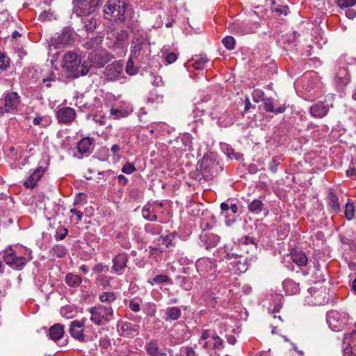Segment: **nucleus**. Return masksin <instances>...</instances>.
<instances>
[{"label": "nucleus", "instance_id": "obj_43", "mask_svg": "<svg viewBox=\"0 0 356 356\" xmlns=\"http://www.w3.org/2000/svg\"><path fill=\"white\" fill-rule=\"evenodd\" d=\"M354 212H355L354 206L352 204H346L344 213H345L346 218L348 220H351L353 218Z\"/></svg>", "mask_w": 356, "mask_h": 356}, {"label": "nucleus", "instance_id": "obj_47", "mask_svg": "<svg viewBox=\"0 0 356 356\" xmlns=\"http://www.w3.org/2000/svg\"><path fill=\"white\" fill-rule=\"evenodd\" d=\"M93 271L95 273H100L102 272H107L108 270V266L104 265L102 263L97 264L93 267Z\"/></svg>", "mask_w": 356, "mask_h": 356}, {"label": "nucleus", "instance_id": "obj_53", "mask_svg": "<svg viewBox=\"0 0 356 356\" xmlns=\"http://www.w3.org/2000/svg\"><path fill=\"white\" fill-rule=\"evenodd\" d=\"M276 1L275 0H266V6L268 7L272 12H275Z\"/></svg>", "mask_w": 356, "mask_h": 356}, {"label": "nucleus", "instance_id": "obj_11", "mask_svg": "<svg viewBox=\"0 0 356 356\" xmlns=\"http://www.w3.org/2000/svg\"><path fill=\"white\" fill-rule=\"evenodd\" d=\"M123 70V64L118 60L108 64L104 70V75L107 81H115L119 79Z\"/></svg>", "mask_w": 356, "mask_h": 356}, {"label": "nucleus", "instance_id": "obj_64", "mask_svg": "<svg viewBox=\"0 0 356 356\" xmlns=\"http://www.w3.org/2000/svg\"><path fill=\"white\" fill-rule=\"evenodd\" d=\"M56 81V76L55 75L51 73L49 77L47 78H44L42 81L44 83H47V82H50V81Z\"/></svg>", "mask_w": 356, "mask_h": 356}, {"label": "nucleus", "instance_id": "obj_42", "mask_svg": "<svg viewBox=\"0 0 356 356\" xmlns=\"http://www.w3.org/2000/svg\"><path fill=\"white\" fill-rule=\"evenodd\" d=\"M162 227L160 225H145V230L147 232L150 233L153 235L159 234L161 231Z\"/></svg>", "mask_w": 356, "mask_h": 356}, {"label": "nucleus", "instance_id": "obj_32", "mask_svg": "<svg viewBox=\"0 0 356 356\" xmlns=\"http://www.w3.org/2000/svg\"><path fill=\"white\" fill-rule=\"evenodd\" d=\"M315 300H316V304L318 305H325L328 302V298L326 297V292L325 289L323 291H316L314 292V295Z\"/></svg>", "mask_w": 356, "mask_h": 356}, {"label": "nucleus", "instance_id": "obj_26", "mask_svg": "<svg viewBox=\"0 0 356 356\" xmlns=\"http://www.w3.org/2000/svg\"><path fill=\"white\" fill-rule=\"evenodd\" d=\"M283 287L286 293L289 294H296L299 292V285L292 280H285L283 282Z\"/></svg>", "mask_w": 356, "mask_h": 356}, {"label": "nucleus", "instance_id": "obj_3", "mask_svg": "<svg viewBox=\"0 0 356 356\" xmlns=\"http://www.w3.org/2000/svg\"><path fill=\"white\" fill-rule=\"evenodd\" d=\"M89 312L90 314V321L97 325L104 324V322L111 321L113 316L112 307L102 305L90 307Z\"/></svg>", "mask_w": 356, "mask_h": 356}, {"label": "nucleus", "instance_id": "obj_34", "mask_svg": "<svg viewBox=\"0 0 356 356\" xmlns=\"http://www.w3.org/2000/svg\"><path fill=\"white\" fill-rule=\"evenodd\" d=\"M170 278L165 275H159L154 277L152 280H149L148 282L154 285V284H160L163 283L170 282Z\"/></svg>", "mask_w": 356, "mask_h": 356}, {"label": "nucleus", "instance_id": "obj_56", "mask_svg": "<svg viewBox=\"0 0 356 356\" xmlns=\"http://www.w3.org/2000/svg\"><path fill=\"white\" fill-rule=\"evenodd\" d=\"M111 150L114 154V156H115V154H117L118 152H119L121 150V147L119 145L115 144L111 147ZM116 157L118 159H120V156L116 155Z\"/></svg>", "mask_w": 356, "mask_h": 356}, {"label": "nucleus", "instance_id": "obj_5", "mask_svg": "<svg viewBox=\"0 0 356 356\" xmlns=\"http://www.w3.org/2000/svg\"><path fill=\"white\" fill-rule=\"evenodd\" d=\"M20 97L15 92H8L4 94L0 99V115L5 113H13L19 104Z\"/></svg>", "mask_w": 356, "mask_h": 356}, {"label": "nucleus", "instance_id": "obj_36", "mask_svg": "<svg viewBox=\"0 0 356 356\" xmlns=\"http://www.w3.org/2000/svg\"><path fill=\"white\" fill-rule=\"evenodd\" d=\"M99 299L102 302H111L116 299V295L113 292H104L99 295Z\"/></svg>", "mask_w": 356, "mask_h": 356}, {"label": "nucleus", "instance_id": "obj_13", "mask_svg": "<svg viewBox=\"0 0 356 356\" xmlns=\"http://www.w3.org/2000/svg\"><path fill=\"white\" fill-rule=\"evenodd\" d=\"M76 116L75 111L70 107H63L56 112V117L59 122L68 124L72 122Z\"/></svg>", "mask_w": 356, "mask_h": 356}, {"label": "nucleus", "instance_id": "obj_63", "mask_svg": "<svg viewBox=\"0 0 356 356\" xmlns=\"http://www.w3.org/2000/svg\"><path fill=\"white\" fill-rule=\"evenodd\" d=\"M211 337V332L209 330H204V332L202 333L201 335V339L202 340H207V339L210 338Z\"/></svg>", "mask_w": 356, "mask_h": 356}, {"label": "nucleus", "instance_id": "obj_35", "mask_svg": "<svg viewBox=\"0 0 356 356\" xmlns=\"http://www.w3.org/2000/svg\"><path fill=\"white\" fill-rule=\"evenodd\" d=\"M50 252L58 258H63L66 254V249L63 245H57L51 248Z\"/></svg>", "mask_w": 356, "mask_h": 356}, {"label": "nucleus", "instance_id": "obj_17", "mask_svg": "<svg viewBox=\"0 0 356 356\" xmlns=\"http://www.w3.org/2000/svg\"><path fill=\"white\" fill-rule=\"evenodd\" d=\"M200 239L207 250L216 247L220 241V237L215 234H202Z\"/></svg>", "mask_w": 356, "mask_h": 356}, {"label": "nucleus", "instance_id": "obj_1", "mask_svg": "<svg viewBox=\"0 0 356 356\" xmlns=\"http://www.w3.org/2000/svg\"><path fill=\"white\" fill-rule=\"evenodd\" d=\"M63 70L69 77L76 79L87 75L90 71L88 62L81 64V59L74 52L67 51L63 56Z\"/></svg>", "mask_w": 356, "mask_h": 356}, {"label": "nucleus", "instance_id": "obj_44", "mask_svg": "<svg viewBox=\"0 0 356 356\" xmlns=\"http://www.w3.org/2000/svg\"><path fill=\"white\" fill-rule=\"evenodd\" d=\"M125 70L126 72L130 75L136 74L138 72V70L134 66L132 58L128 60Z\"/></svg>", "mask_w": 356, "mask_h": 356}, {"label": "nucleus", "instance_id": "obj_55", "mask_svg": "<svg viewBox=\"0 0 356 356\" xmlns=\"http://www.w3.org/2000/svg\"><path fill=\"white\" fill-rule=\"evenodd\" d=\"M70 212L76 216V222L81 220L83 213L82 212L76 210V209H71Z\"/></svg>", "mask_w": 356, "mask_h": 356}, {"label": "nucleus", "instance_id": "obj_22", "mask_svg": "<svg viewBox=\"0 0 356 356\" xmlns=\"http://www.w3.org/2000/svg\"><path fill=\"white\" fill-rule=\"evenodd\" d=\"M64 326L60 323L52 325L49 330V336L51 339L57 341L64 334Z\"/></svg>", "mask_w": 356, "mask_h": 356}, {"label": "nucleus", "instance_id": "obj_41", "mask_svg": "<svg viewBox=\"0 0 356 356\" xmlns=\"http://www.w3.org/2000/svg\"><path fill=\"white\" fill-rule=\"evenodd\" d=\"M97 284L106 289L110 286V279L105 275H99L97 277Z\"/></svg>", "mask_w": 356, "mask_h": 356}, {"label": "nucleus", "instance_id": "obj_40", "mask_svg": "<svg viewBox=\"0 0 356 356\" xmlns=\"http://www.w3.org/2000/svg\"><path fill=\"white\" fill-rule=\"evenodd\" d=\"M224 46L229 50L234 49L235 46V40L232 36H227L222 40Z\"/></svg>", "mask_w": 356, "mask_h": 356}, {"label": "nucleus", "instance_id": "obj_37", "mask_svg": "<svg viewBox=\"0 0 356 356\" xmlns=\"http://www.w3.org/2000/svg\"><path fill=\"white\" fill-rule=\"evenodd\" d=\"M10 67V58L0 53V72L6 71Z\"/></svg>", "mask_w": 356, "mask_h": 356}, {"label": "nucleus", "instance_id": "obj_52", "mask_svg": "<svg viewBox=\"0 0 356 356\" xmlns=\"http://www.w3.org/2000/svg\"><path fill=\"white\" fill-rule=\"evenodd\" d=\"M222 344H223L222 339L221 338L217 339V340H216L213 342V343L212 344V348L213 350H219L222 346Z\"/></svg>", "mask_w": 356, "mask_h": 356}, {"label": "nucleus", "instance_id": "obj_29", "mask_svg": "<svg viewBox=\"0 0 356 356\" xmlns=\"http://www.w3.org/2000/svg\"><path fill=\"white\" fill-rule=\"evenodd\" d=\"M264 209V204L259 199L254 200L248 204V210L250 212L259 214Z\"/></svg>", "mask_w": 356, "mask_h": 356}, {"label": "nucleus", "instance_id": "obj_39", "mask_svg": "<svg viewBox=\"0 0 356 356\" xmlns=\"http://www.w3.org/2000/svg\"><path fill=\"white\" fill-rule=\"evenodd\" d=\"M264 109L267 112L273 113L274 111V102L271 98L262 99Z\"/></svg>", "mask_w": 356, "mask_h": 356}, {"label": "nucleus", "instance_id": "obj_12", "mask_svg": "<svg viewBox=\"0 0 356 356\" xmlns=\"http://www.w3.org/2000/svg\"><path fill=\"white\" fill-rule=\"evenodd\" d=\"M84 326V321H74L70 323V334L79 342H85L86 341V335L83 334Z\"/></svg>", "mask_w": 356, "mask_h": 356}, {"label": "nucleus", "instance_id": "obj_21", "mask_svg": "<svg viewBox=\"0 0 356 356\" xmlns=\"http://www.w3.org/2000/svg\"><path fill=\"white\" fill-rule=\"evenodd\" d=\"M83 29L88 32H93L97 28V20L95 15L91 14L81 19Z\"/></svg>", "mask_w": 356, "mask_h": 356}, {"label": "nucleus", "instance_id": "obj_2", "mask_svg": "<svg viewBox=\"0 0 356 356\" xmlns=\"http://www.w3.org/2000/svg\"><path fill=\"white\" fill-rule=\"evenodd\" d=\"M127 6L126 0H107L104 6V17L108 20L124 22Z\"/></svg>", "mask_w": 356, "mask_h": 356}, {"label": "nucleus", "instance_id": "obj_51", "mask_svg": "<svg viewBox=\"0 0 356 356\" xmlns=\"http://www.w3.org/2000/svg\"><path fill=\"white\" fill-rule=\"evenodd\" d=\"M129 307L135 312H139L140 309V304L135 301L134 300H131L129 302Z\"/></svg>", "mask_w": 356, "mask_h": 356}, {"label": "nucleus", "instance_id": "obj_58", "mask_svg": "<svg viewBox=\"0 0 356 356\" xmlns=\"http://www.w3.org/2000/svg\"><path fill=\"white\" fill-rule=\"evenodd\" d=\"M346 16L348 19H353L356 16V12L353 9H348L346 11Z\"/></svg>", "mask_w": 356, "mask_h": 356}, {"label": "nucleus", "instance_id": "obj_57", "mask_svg": "<svg viewBox=\"0 0 356 356\" xmlns=\"http://www.w3.org/2000/svg\"><path fill=\"white\" fill-rule=\"evenodd\" d=\"M286 104L282 105V106H279L277 108H274V111H273L275 114H280L284 113L286 109Z\"/></svg>", "mask_w": 356, "mask_h": 356}, {"label": "nucleus", "instance_id": "obj_19", "mask_svg": "<svg viewBox=\"0 0 356 356\" xmlns=\"http://www.w3.org/2000/svg\"><path fill=\"white\" fill-rule=\"evenodd\" d=\"M329 108L323 102H318L310 107V113L315 118H323L328 112Z\"/></svg>", "mask_w": 356, "mask_h": 356}, {"label": "nucleus", "instance_id": "obj_23", "mask_svg": "<svg viewBox=\"0 0 356 356\" xmlns=\"http://www.w3.org/2000/svg\"><path fill=\"white\" fill-rule=\"evenodd\" d=\"M354 339H356L355 331H353L351 333L344 336L343 344H346V346L343 348V356H353V348L351 346L350 340Z\"/></svg>", "mask_w": 356, "mask_h": 356}, {"label": "nucleus", "instance_id": "obj_48", "mask_svg": "<svg viewBox=\"0 0 356 356\" xmlns=\"http://www.w3.org/2000/svg\"><path fill=\"white\" fill-rule=\"evenodd\" d=\"M264 95V92L260 90H255L252 92V99L254 102H259L260 100H262L263 97Z\"/></svg>", "mask_w": 356, "mask_h": 356}, {"label": "nucleus", "instance_id": "obj_16", "mask_svg": "<svg viewBox=\"0 0 356 356\" xmlns=\"http://www.w3.org/2000/svg\"><path fill=\"white\" fill-rule=\"evenodd\" d=\"M128 257L126 254H118L113 259V270L118 274L122 275L123 269L127 266Z\"/></svg>", "mask_w": 356, "mask_h": 356}, {"label": "nucleus", "instance_id": "obj_31", "mask_svg": "<svg viewBox=\"0 0 356 356\" xmlns=\"http://www.w3.org/2000/svg\"><path fill=\"white\" fill-rule=\"evenodd\" d=\"M328 205L332 212L337 213L340 210V205L336 194L331 192L328 196Z\"/></svg>", "mask_w": 356, "mask_h": 356}, {"label": "nucleus", "instance_id": "obj_15", "mask_svg": "<svg viewBox=\"0 0 356 356\" xmlns=\"http://www.w3.org/2000/svg\"><path fill=\"white\" fill-rule=\"evenodd\" d=\"M45 171V169L42 167H39L34 170V172L29 175L28 179L24 182V186L27 188H34L37 182L42 177Z\"/></svg>", "mask_w": 356, "mask_h": 356}, {"label": "nucleus", "instance_id": "obj_10", "mask_svg": "<svg viewBox=\"0 0 356 356\" xmlns=\"http://www.w3.org/2000/svg\"><path fill=\"white\" fill-rule=\"evenodd\" d=\"M218 163L211 155H204L198 162V170L203 174L208 173L213 176L216 172Z\"/></svg>", "mask_w": 356, "mask_h": 356}, {"label": "nucleus", "instance_id": "obj_62", "mask_svg": "<svg viewBox=\"0 0 356 356\" xmlns=\"http://www.w3.org/2000/svg\"><path fill=\"white\" fill-rule=\"evenodd\" d=\"M241 241L245 244H249V243L255 244L254 240L252 237H250V236H244L243 238H242Z\"/></svg>", "mask_w": 356, "mask_h": 356}, {"label": "nucleus", "instance_id": "obj_33", "mask_svg": "<svg viewBox=\"0 0 356 356\" xmlns=\"http://www.w3.org/2000/svg\"><path fill=\"white\" fill-rule=\"evenodd\" d=\"M177 234L175 232H172L170 234H168L165 236H161L160 238L162 240L163 244L165 245L167 248H170L171 246H175V243H174V239L176 238Z\"/></svg>", "mask_w": 356, "mask_h": 356}, {"label": "nucleus", "instance_id": "obj_8", "mask_svg": "<svg viewBox=\"0 0 356 356\" xmlns=\"http://www.w3.org/2000/svg\"><path fill=\"white\" fill-rule=\"evenodd\" d=\"M149 46L147 35L146 33H136L132 39L131 57L137 59L142 51Z\"/></svg>", "mask_w": 356, "mask_h": 356}, {"label": "nucleus", "instance_id": "obj_30", "mask_svg": "<svg viewBox=\"0 0 356 356\" xmlns=\"http://www.w3.org/2000/svg\"><path fill=\"white\" fill-rule=\"evenodd\" d=\"M193 65L196 70H203L205 67V64L208 62V59L205 55H198L193 58Z\"/></svg>", "mask_w": 356, "mask_h": 356}, {"label": "nucleus", "instance_id": "obj_9", "mask_svg": "<svg viewBox=\"0 0 356 356\" xmlns=\"http://www.w3.org/2000/svg\"><path fill=\"white\" fill-rule=\"evenodd\" d=\"M95 2L94 1L79 0L73 8V13L78 17H86L94 13Z\"/></svg>", "mask_w": 356, "mask_h": 356}, {"label": "nucleus", "instance_id": "obj_4", "mask_svg": "<svg viewBox=\"0 0 356 356\" xmlns=\"http://www.w3.org/2000/svg\"><path fill=\"white\" fill-rule=\"evenodd\" d=\"M348 317L345 313L331 310L327 313V323L331 330L339 332L348 324Z\"/></svg>", "mask_w": 356, "mask_h": 356}, {"label": "nucleus", "instance_id": "obj_25", "mask_svg": "<svg viewBox=\"0 0 356 356\" xmlns=\"http://www.w3.org/2000/svg\"><path fill=\"white\" fill-rule=\"evenodd\" d=\"M92 140L93 139L89 137L81 139L77 144L78 152L81 154L90 152Z\"/></svg>", "mask_w": 356, "mask_h": 356}, {"label": "nucleus", "instance_id": "obj_24", "mask_svg": "<svg viewBox=\"0 0 356 356\" xmlns=\"http://www.w3.org/2000/svg\"><path fill=\"white\" fill-rule=\"evenodd\" d=\"M291 260L299 266H304L307 263V257L302 251H294L291 253Z\"/></svg>", "mask_w": 356, "mask_h": 356}, {"label": "nucleus", "instance_id": "obj_49", "mask_svg": "<svg viewBox=\"0 0 356 356\" xmlns=\"http://www.w3.org/2000/svg\"><path fill=\"white\" fill-rule=\"evenodd\" d=\"M177 57H178V54H177L175 53H173V52L168 53L165 56V61L168 64H172L177 60Z\"/></svg>", "mask_w": 356, "mask_h": 356}, {"label": "nucleus", "instance_id": "obj_18", "mask_svg": "<svg viewBox=\"0 0 356 356\" xmlns=\"http://www.w3.org/2000/svg\"><path fill=\"white\" fill-rule=\"evenodd\" d=\"M145 349L149 356H167V354L161 351L159 343L156 340H151L146 343Z\"/></svg>", "mask_w": 356, "mask_h": 356}, {"label": "nucleus", "instance_id": "obj_27", "mask_svg": "<svg viewBox=\"0 0 356 356\" xmlns=\"http://www.w3.org/2000/svg\"><path fill=\"white\" fill-rule=\"evenodd\" d=\"M65 283L70 287H78L82 282V278L77 275L67 273L65 278Z\"/></svg>", "mask_w": 356, "mask_h": 356}, {"label": "nucleus", "instance_id": "obj_6", "mask_svg": "<svg viewBox=\"0 0 356 356\" xmlns=\"http://www.w3.org/2000/svg\"><path fill=\"white\" fill-rule=\"evenodd\" d=\"M3 261L13 269L20 270L27 263V259L24 257H18L15 252L10 248L4 250L3 256Z\"/></svg>", "mask_w": 356, "mask_h": 356}, {"label": "nucleus", "instance_id": "obj_20", "mask_svg": "<svg viewBox=\"0 0 356 356\" xmlns=\"http://www.w3.org/2000/svg\"><path fill=\"white\" fill-rule=\"evenodd\" d=\"M71 40V33L70 30H63L62 33L54 40V45L55 48L59 49L67 45Z\"/></svg>", "mask_w": 356, "mask_h": 356}, {"label": "nucleus", "instance_id": "obj_28", "mask_svg": "<svg viewBox=\"0 0 356 356\" xmlns=\"http://www.w3.org/2000/svg\"><path fill=\"white\" fill-rule=\"evenodd\" d=\"M181 312L177 307H169L165 312V320L168 321H176L181 316Z\"/></svg>", "mask_w": 356, "mask_h": 356}, {"label": "nucleus", "instance_id": "obj_38", "mask_svg": "<svg viewBox=\"0 0 356 356\" xmlns=\"http://www.w3.org/2000/svg\"><path fill=\"white\" fill-rule=\"evenodd\" d=\"M142 215L144 218L150 221H156L157 216L156 214L151 215L149 207H145L142 210Z\"/></svg>", "mask_w": 356, "mask_h": 356}, {"label": "nucleus", "instance_id": "obj_61", "mask_svg": "<svg viewBox=\"0 0 356 356\" xmlns=\"http://www.w3.org/2000/svg\"><path fill=\"white\" fill-rule=\"evenodd\" d=\"M278 163H277V161L275 160V159H273L272 161L270 162V170L273 172H275L277 171V166L278 165Z\"/></svg>", "mask_w": 356, "mask_h": 356}, {"label": "nucleus", "instance_id": "obj_46", "mask_svg": "<svg viewBox=\"0 0 356 356\" xmlns=\"http://www.w3.org/2000/svg\"><path fill=\"white\" fill-rule=\"evenodd\" d=\"M356 0H337V4L340 8H348L354 6Z\"/></svg>", "mask_w": 356, "mask_h": 356}, {"label": "nucleus", "instance_id": "obj_54", "mask_svg": "<svg viewBox=\"0 0 356 356\" xmlns=\"http://www.w3.org/2000/svg\"><path fill=\"white\" fill-rule=\"evenodd\" d=\"M120 324V330H119V331H122V332L128 331L131 326V323L129 322H121Z\"/></svg>", "mask_w": 356, "mask_h": 356}, {"label": "nucleus", "instance_id": "obj_45", "mask_svg": "<svg viewBox=\"0 0 356 356\" xmlns=\"http://www.w3.org/2000/svg\"><path fill=\"white\" fill-rule=\"evenodd\" d=\"M136 170V169L135 166L134 165V164H132L131 163H126L123 165L122 169V172H124L125 174H128V175L133 173Z\"/></svg>", "mask_w": 356, "mask_h": 356}, {"label": "nucleus", "instance_id": "obj_60", "mask_svg": "<svg viewBox=\"0 0 356 356\" xmlns=\"http://www.w3.org/2000/svg\"><path fill=\"white\" fill-rule=\"evenodd\" d=\"M118 182L121 185H126L128 180L127 179V177L122 175H120L118 177Z\"/></svg>", "mask_w": 356, "mask_h": 356}, {"label": "nucleus", "instance_id": "obj_59", "mask_svg": "<svg viewBox=\"0 0 356 356\" xmlns=\"http://www.w3.org/2000/svg\"><path fill=\"white\" fill-rule=\"evenodd\" d=\"M185 353L186 356H195V352L192 347H186Z\"/></svg>", "mask_w": 356, "mask_h": 356}, {"label": "nucleus", "instance_id": "obj_14", "mask_svg": "<svg viewBox=\"0 0 356 356\" xmlns=\"http://www.w3.org/2000/svg\"><path fill=\"white\" fill-rule=\"evenodd\" d=\"M114 41L112 44L113 49H123L127 41L129 34L127 30L122 29L115 33H113Z\"/></svg>", "mask_w": 356, "mask_h": 356}, {"label": "nucleus", "instance_id": "obj_7", "mask_svg": "<svg viewBox=\"0 0 356 356\" xmlns=\"http://www.w3.org/2000/svg\"><path fill=\"white\" fill-rule=\"evenodd\" d=\"M113 56L105 51L90 52L88 57V64L90 66V69L92 67L95 68H102L106 63L112 60Z\"/></svg>", "mask_w": 356, "mask_h": 356}, {"label": "nucleus", "instance_id": "obj_50", "mask_svg": "<svg viewBox=\"0 0 356 356\" xmlns=\"http://www.w3.org/2000/svg\"><path fill=\"white\" fill-rule=\"evenodd\" d=\"M289 8L288 6H277V8H275V12L278 13L279 15H283L284 16L287 15L288 14Z\"/></svg>", "mask_w": 356, "mask_h": 356}]
</instances>
